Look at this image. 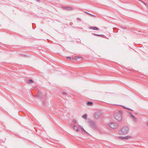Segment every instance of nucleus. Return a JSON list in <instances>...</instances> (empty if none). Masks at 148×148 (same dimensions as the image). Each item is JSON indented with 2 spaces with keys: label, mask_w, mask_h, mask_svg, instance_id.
Returning <instances> with one entry per match:
<instances>
[{
  "label": "nucleus",
  "mask_w": 148,
  "mask_h": 148,
  "mask_svg": "<svg viewBox=\"0 0 148 148\" xmlns=\"http://www.w3.org/2000/svg\"><path fill=\"white\" fill-rule=\"evenodd\" d=\"M63 94L64 95H66V93H63Z\"/></svg>",
  "instance_id": "nucleus-19"
},
{
  "label": "nucleus",
  "mask_w": 148,
  "mask_h": 148,
  "mask_svg": "<svg viewBox=\"0 0 148 148\" xmlns=\"http://www.w3.org/2000/svg\"><path fill=\"white\" fill-rule=\"evenodd\" d=\"M130 117L134 121H137V119L135 116H134L131 114H130Z\"/></svg>",
  "instance_id": "nucleus-7"
},
{
  "label": "nucleus",
  "mask_w": 148,
  "mask_h": 148,
  "mask_svg": "<svg viewBox=\"0 0 148 148\" xmlns=\"http://www.w3.org/2000/svg\"><path fill=\"white\" fill-rule=\"evenodd\" d=\"M93 104V103L92 102L89 101L87 102V105L88 106H92Z\"/></svg>",
  "instance_id": "nucleus-8"
},
{
  "label": "nucleus",
  "mask_w": 148,
  "mask_h": 148,
  "mask_svg": "<svg viewBox=\"0 0 148 148\" xmlns=\"http://www.w3.org/2000/svg\"><path fill=\"white\" fill-rule=\"evenodd\" d=\"M82 117L85 119H87V115L86 114H85L82 116Z\"/></svg>",
  "instance_id": "nucleus-10"
},
{
  "label": "nucleus",
  "mask_w": 148,
  "mask_h": 148,
  "mask_svg": "<svg viewBox=\"0 0 148 148\" xmlns=\"http://www.w3.org/2000/svg\"><path fill=\"white\" fill-rule=\"evenodd\" d=\"M79 126L80 128L82 129V130H83L84 129L83 127L80 125H79Z\"/></svg>",
  "instance_id": "nucleus-15"
},
{
  "label": "nucleus",
  "mask_w": 148,
  "mask_h": 148,
  "mask_svg": "<svg viewBox=\"0 0 148 148\" xmlns=\"http://www.w3.org/2000/svg\"><path fill=\"white\" fill-rule=\"evenodd\" d=\"M67 58L70 60H73V57H67Z\"/></svg>",
  "instance_id": "nucleus-12"
},
{
  "label": "nucleus",
  "mask_w": 148,
  "mask_h": 148,
  "mask_svg": "<svg viewBox=\"0 0 148 148\" xmlns=\"http://www.w3.org/2000/svg\"><path fill=\"white\" fill-rule=\"evenodd\" d=\"M122 112L119 111L115 115V118L117 120L120 121L122 119Z\"/></svg>",
  "instance_id": "nucleus-2"
},
{
  "label": "nucleus",
  "mask_w": 148,
  "mask_h": 148,
  "mask_svg": "<svg viewBox=\"0 0 148 148\" xmlns=\"http://www.w3.org/2000/svg\"><path fill=\"white\" fill-rule=\"evenodd\" d=\"M41 93H38V96H39L40 94Z\"/></svg>",
  "instance_id": "nucleus-18"
},
{
  "label": "nucleus",
  "mask_w": 148,
  "mask_h": 148,
  "mask_svg": "<svg viewBox=\"0 0 148 148\" xmlns=\"http://www.w3.org/2000/svg\"><path fill=\"white\" fill-rule=\"evenodd\" d=\"M119 138L121 139V140H123L124 139H125V140H127L129 138H131V137L130 136H127L125 137H123V136H121V137H119Z\"/></svg>",
  "instance_id": "nucleus-5"
},
{
  "label": "nucleus",
  "mask_w": 148,
  "mask_h": 148,
  "mask_svg": "<svg viewBox=\"0 0 148 148\" xmlns=\"http://www.w3.org/2000/svg\"><path fill=\"white\" fill-rule=\"evenodd\" d=\"M128 130L129 129L127 126H124L121 130L119 131V133L121 135H125L128 133Z\"/></svg>",
  "instance_id": "nucleus-1"
},
{
  "label": "nucleus",
  "mask_w": 148,
  "mask_h": 148,
  "mask_svg": "<svg viewBox=\"0 0 148 148\" xmlns=\"http://www.w3.org/2000/svg\"><path fill=\"white\" fill-rule=\"evenodd\" d=\"M124 108H125V107H124ZM126 109H127L129 110H132V109H129L128 108H126Z\"/></svg>",
  "instance_id": "nucleus-17"
},
{
  "label": "nucleus",
  "mask_w": 148,
  "mask_h": 148,
  "mask_svg": "<svg viewBox=\"0 0 148 148\" xmlns=\"http://www.w3.org/2000/svg\"><path fill=\"white\" fill-rule=\"evenodd\" d=\"M90 126L92 128L95 129L96 127V126L94 122L92 121H89Z\"/></svg>",
  "instance_id": "nucleus-3"
},
{
  "label": "nucleus",
  "mask_w": 148,
  "mask_h": 148,
  "mask_svg": "<svg viewBox=\"0 0 148 148\" xmlns=\"http://www.w3.org/2000/svg\"><path fill=\"white\" fill-rule=\"evenodd\" d=\"M82 59V58L80 57H75V59L76 60H81Z\"/></svg>",
  "instance_id": "nucleus-9"
},
{
  "label": "nucleus",
  "mask_w": 148,
  "mask_h": 148,
  "mask_svg": "<svg viewBox=\"0 0 148 148\" xmlns=\"http://www.w3.org/2000/svg\"><path fill=\"white\" fill-rule=\"evenodd\" d=\"M71 126L73 127L74 130H75L76 131L78 132L79 131V129L77 127L76 125H71Z\"/></svg>",
  "instance_id": "nucleus-6"
},
{
  "label": "nucleus",
  "mask_w": 148,
  "mask_h": 148,
  "mask_svg": "<svg viewBox=\"0 0 148 148\" xmlns=\"http://www.w3.org/2000/svg\"><path fill=\"white\" fill-rule=\"evenodd\" d=\"M109 126L112 129H116L117 127V125L115 123H111L110 124Z\"/></svg>",
  "instance_id": "nucleus-4"
},
{
  "label": "nucleus",
  "mask_w": 148,
  "mask_h": 148,
  "mask_svg": "<svg viewBox=\"0 0 148 148\" xmlns=\"http://www.w3.org/2000/svg\"><path fill=\"white\" fill-rule=\"evenodd\" d=\"M90 28L91 29H92L96 30H98L99 29L97 27H91Z\"/></svg>",
  "instance_id": "nucleus-11"
},
{
  "label": "nucleus",
  "mask_w": 148,
  "mask_h": 148,
  "mask_svg": "<svg viewBox=\"0 0 148 148\" xmlns=\"http://www.w3.org/2000/svg\"><path fill=\"white\" fill-rule=\"evenodd\" d=\"M147 125H148V122L147 123Z\"/></svg>",
  "instance_id": "nucleus-20"
},
{
  "label": "nucleus",
  "mask_w": 148,
  "mask_h": 148,
  "mask_svg": "<svg viewBox=\"0 0 148 148\" xmlns=\"http://www.w3.org/2000/svg\"><path fill=\"white\" fill-rule=\"evenodd\" d=\"M72 121L73 122L75 123H76L77 122L76 120L75 119H73Z\"/></svg>",
  "instance_id": "nucleus-14"
},
{
  "label": "nucleus",
  "mask_w": 148,
  "mask_h": 148,
  "mask_svg": "<svg viewBox=\"0 0 148 148\" xmlns=\"http://www.w3.org/2000/svg\"><path fill=\"white\" fill-rule=\"evenodd\" d=\"M83 131L85 133H87V132L84 129L83 130Z\"/></svg>",
  "instance_id": "nucleus-16"
},
{
  "label": "nucleus",
  "mask_w": 148,
  "mask_h": 148,
  "mask_svg": "<svg viewBox=\"0 0 148 148\" xmlns=\"http://www.w3.org/2000/svg\"><path fill=\"white\" fill-rule=\"evenodd\" d=\"M33 82V81L32 80H29L28 81V83L30 84Z\"/></svg>",
  "instance_id": "nucleus-13"
}]
</instances>
